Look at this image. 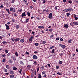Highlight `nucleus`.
<instances>
[{
    "label": "nucleus",
    "mask_w": 78,
    "mask_h": 78,
    "mask_svg": "<svg viewBox=\"0 0 78 78\" xmlns=\"http://www.w3.org/2000/svg\"><path fill=\"white\" fill-rule=\"evenodd\" d=\"M54 47V46H52L50 48V49H52V48H53Z\"/></svg>",
    "instance_id": "53"
},
{
    "label": "nucleus",
    "mask_w": 78,
    "mask_h": 78,
    "mask_svg": "<svg viewBox=\"0 0 78 78\" xmlns=\"http://www.w3.org/2000/svg\"><path fill=\"white\" fill-rule=\"evenodd\" d=\"M22 70L21 69H20L19 73H20V74H22Z\"/></svg>",
    "instance_id": "20"
},
{
    "label": "nucleus",
    "mask_w": 78,
    "mask_h": 78,
    "mask_svg": "<svg viewBox=\"0 0 78 78\" xmlns=\"http://www.w3.org/2000/svg\"><path fill=\"white\" fill-rule=\"evenodd\" d=\"M34 38V37L31 36L30 38L32 40H33V39Z\"/></svg>",
    "instance_id": "51"
},
{
    "label": "nucleus",
    "mask_w": 78,
    "mask_h": 78,
    "mask_svg": "<svg viewBox=\"0 0 78 78\" xmlns=\"http://www.w3.org/2000/svg\"><path fill=\"white\" fill-rule=\"evenodd\" d=\"M14 17H17V14H16V13H15L14 14Z\"/></svg>",
    "instance_id": "41"
},
{
    "label": "nucleus",
    "mask_w": 78,
    "mask_h": 78,
    "mask_svg": "<svg viewBox=\"0 0 78 78\" xmlns=\"http://www.w3.org/2000/svg\"><path fill=\"white\" fill-rule=\"evenodd\" d=\"M59 7L58 6H57L55 7V9H56V10H59Z\"/></svg>",
    "instance_id": "13"
},
{
    "label": "nucleus",
    "mask_w": 78,
    "mask_h": 78,
    "mask_svg": "<svg viewBox=\"0 0 78 78\" xmlns=\"http://www.w3.org/2000/svg\"><path fill=\"white\" fill-rule=\"evenodd\" d=\"M32 33L33 34V35H34V32L32 31Z\"/></svg>",
    "instance_id": "62"
},
{
    "label": "nucleus",
    "mask_w": 78,
    "mask_h": 78,
    "mask_svg": "<svg viewBox=\"0 0 78 78\" xmlns=\"http://www.w3.org/2000/svg\"><path fill=\"white\" fill-rule=\"evenodd\" d=\"M7 19H9V17L7 16L6 17Z\"/></svg>",
    "instance_id": "63"
},
{
    "label": "nucleus",
    "mask_w": 78,
    "mask_h": 78,
    "mask_svg": "<svg viewBox=\"0 0 78 78\" xmlns=\"http://www.w3.org/2000/svg\"><path fill=\"white\" fill-rule=\"evenodd\" d=\"M70 25L72 26L73 25V24L72 23H71L70 24Z\"/></svg>",
    "instance_id": "49"
},
{
    "label": "nucleus",
    "mask_w": 78,
    "mask_h": 78,
    "mask_svg": "<svg viewBox=\"0 0 78 78\" xmlns=\"http://www.w3.org/2000/svg\"><path fill=\"white\" fill-rule=\"evenodd\" d=\"M62 62H63L62 61H60L58 62V63L59 64H62Z\"/></svg>",
    "instance_id": "23"
},
{
    "label": "nucleus",
    "mask_w": 78,
    "mask_h": 78,
    "mask_svg": "<svg viewBox=\"0 0 78 78\" xmlns=\"http://www.w3.org/2000/svg\"><path fill=\"white\" fill-rule=\"evenodd\" d=\"M31 41H32V40L30 38L29 39V42H31Z\"/></svg>",
    "instance_id": "55"
},
{
    "label": "nucleus",
    "mask_w": 78,
    "mask_h": 78,
    "mask_svg": "<svg viewBox=\"0 0 78 78\" xmlns=\"http://www.w3.org/2000/svg\"><path fill=\"white\" fill-rule=\"evenodd\" d=\"M37 58V56L36 55H34L33 57V59H36Z\"/></svg>",
    "instance_id": "9"
},
{
    "label": "nucleus",
    "mask_w": 78,
    "mask_h": 78,
    "mask_svg": "<svg viewBox=\"0 0 78 78\" xmlns=\"http://www.w3.org/2000/svg\"><path fill=\"white\" fill-rule=\"evenodd\" d=\"M13 59L14 60V61H16V58H15V57H13Z\"/></svg>",
    "instance_id": "59"
},
{
    "label": "nucleus",
    "mask_w": 78,
    "mask_h": 78,
    "mask_svg": "<svg viewBox=\"0 0 78 78\" xmlns=\"http://www.w3.org/2000/svg\"><path fill=\"white\" fill-rule=\"evenodd\" d=\"M15 1H16V0H12V3H14V2H15Z\"/></svg>",
    "instance_id": "43"
},
{
    "label": "nucleus",
    "mask_w": 78,
    "mask_h": 78,
    "mask_svg": "<svg viewBox=\"0 0 78 78\" xmlns=\"http://www.w3.org/2000/svg\"><path fill=\"white\" fill-rule=\"evenodd\" d=\"M6 67L7 69H9V66L8 65H6Z\"/></svg>",
    "instance_id": "29"
},
{
    "label": "nucleus",
    "mask_w": 78,
    "mask_h": 78,
    "mask_svg": "<svg viewBox=\"0 0 78 78\" xmlns=\"http://www.w3.org/2000/svg\"><path fill=\"white\" fill-rule=\"evenodd\" d=\"M12 22H15V19H12Z\"/></svg>",
    "instance_id": "50"
},
{
    "label": "nucleus",
    "mask_w": 78,
    "mask_h": 78,
    "mask_svg": "<svg viewBox=\"0 0 78 78\" xmlns=\"http://www.w3.org/2000/svg\"><path fill=\"white\" fill-rule=\"evenodd\" d=\"M73 24L74 25H78V23L76 22H73Z\"/></svg>",
    "instance_id": "8"
},
{
    "label": "nucleus",
    "mask_w": 78,
    "mask_h": 78,
    "mask_svg": "<svg viewBox=\"0 0 78 78\" xmlns=\"http://www.w3.org/2000/svg\"><path fill=\"white\" fill-rule=\"evenodd\" d=\"M41 0L42 2V1L43 2L42 3H43V4H44V3H45V2H46V1H45V0Z\"/></svg>",
    "instance_id": "18"
},
{
    "label": "nucleus",
    "mask_w": 78,
    "mask_h": 78,
    "mask_svg": "<svg viewBox=\"0 0 78 78\" xmlns=\"http://www.w3.org/2000/svg\"><path fill=\"white\" fill-rule=\"evenodd\" d=\"M60 40L61 41H63V39L62 38H60Z\"/></svg>",
    "instance_id": "64"
},
{
    "label": "nucleus",
    "mask_w": 78,
    "mask_h": 78,
    "mask_svg": "<svg viewBox=\"0 0 78 78\" xmlns=\"http://www.w3.org/2000/svg\"><path fill=\"white\" fill-rule=\"evenodd\" d=\"M27 67H28V68H31V66L29 65L27 66Z\"/></svg>",
    "instance_id": "38"
},
{
    "label": "nucleus",
    "mask_w": 78,
    "mask_h": 78,
    "mask_svg": "<svg viewBox=\"0 0 78 78\" xmlns=\"http://www.w3.org/2000/svg\"><path fill=\"white\" fill-rule=\"evenodd\" d=\"M59 37H57L56 38V40H57V41H58V40H59Z\"/></svg>",
    "instance_id": "47"
},
{
    "label": "nucleus",
    "mask_w": 78,
    "mask_h": 78,
    "mask_svg": "<svg viewBox=\"0 0 78 78\" xmlns=\"http://www.w3.org/2000/svg\"><path fill=\"white\" fill-rule=\"evenodd\" d=\"M14 77V75H12L10 76V78H13Z\"/></svg>",
    "instance_id": "22"
},
{
    "label": "nucleus",
    "mask_w": 78,
    "mask_h": 78,
    "mask_svg": "<svg viewBox=\"0 0 78 78\" xmlns=\"http://www.w3.org/2000/svg\"><path fill=\"white\" fill-rule=\"evenodd\" d=\"M24 1L25 3H27V0H23Z\"/></svg>",
    "instance_id": "54"
},
{
    "label": "nucleus",
    "mask_w": 78,
    "mask_h": 78,
    "mask_svg": "<svg viewBox=\"0 0 78 78\" xmlns=\"http://www.w3.org/2000/svg\"><path fill=\"white\" fill-rule=\"evenodd\" d=\"M9 73L11 75H13L14 74V71L10 69V70Z\"/></svg>",
    "instance_id": "6"
},
{
    "label": "nucleus",
    "mask_w": 78,
    "mask_h": 78,
    "mask_svg": "<svg viewBox=\"0 0 78 78\" xmlns=\"http://www.w3.org/2000/svg\"><path fill=\"white\" fill-rule=\"evenodd\" d=\"M2 43L3 44H8V42L6 41H3L2 42Z\"/></svg>",
    "instance_id": "19"
},
{
    "label": "nucleus",
    "mask_w": 78,
    "mask_h": 78,
    "mask_svg": "<svg viewBox=\"0 0 78 78\" xmlns=\"http://www.w3.org/2000/svg\"><path fill=\"white\" fill-rule=\"evenodd\" d=\"M20 63L21 64H22L23 66L24 65V63H23V62L22 61H20Z\"/></svg>",
    "instance_id": "27"
},
{
    "label": "nucleus",
    "mask_w": 78,
    "mask_h": 78,
    "mask_svg": "<svg viewBox=\"0 0 78 78\" xmlns=\"http://www.w3.org/2000/svg\"><path fill=\"white\" fill-rule=\"evenodd\" d=\"M34 74H33V73L32 72V74L31 75V77H32V78H33V77L34 76Z\"/></svg>",
    "instance_id": "25"
},
{
    "label": "nucleus",
    "mask_w": 78,
    "mask_h": 78,
    "mask_svg": "<svg viewBox=\"0 0 78 78\" xmlns=\"http://www.w3.org/2000/svg\"><path fill=\"white\" fill-rule=\"evenodd\" d=\"M5 51L6 53H8V50L5 49Z\"/></svg>",
    "instance_id": "37"
},
{
    "label": "nucleus",
    "mask_w": 78,
    "mask_h": 78,
    "mask_svg": "<svg viewBox=\"0 0 78 78\" xmlns=\"http://www.w3.org/2000/svg\"><path fill=\"white\" fill-rule=\"evenodd\" d=\"M20 38H17L14 39L15 42H17V41H20Z\"/></svg>",
    "instance_id": "5"
},
{
    "label": "nucleus",
    "mask_w": 78,
    "mask_h": 78,
    "mask_svg": "<svg viewBox=\"0 0 78 78\" xmlns=\"http://www.w3.org/2000/svg\"><path fill=\"white\" fill-rule=\"evenodd\" d=\"M5 25L6 27V30H9V26H8L7 24H5Z\"/></svg>",
    "instance_id": "7"
},
{
    "label": "nucleus",
    "mask_w": 78,
    "mask_h": 78,
    "mask_svg": "<svg viewBox=\"0 0 78 78\" xmlns=\"http://www.w3.org/2000/svg\"><path fill=\"white\" fill-rule=\"evenodd\" d=\"M54 36V35L53 34H52L50 36V38H52V37H53Z\"/></svg>",
    "instance_id": "40"
},
{
    "label": "nucleus",
    "mask_w": 78,
    "mask_h": 78,
    "mask_svg": "<svg viewBox=\"0 0 78 78\" xmlns=\"http://www.w3.org/2000/svg\"><path fill=\"white\" fill-rule=\"evenodd\" d=\"M68 42L69 43H71V42H72V40H69V41H68Z\"/></svg>",
    "instance_id": "42"
},
{
    "label": "nucleus",
    "mask_w": 78,
    "mask_h": 78,
    "mask_svg": "<svg viewBox=\"0 0 78 78\" xmlns=\"http://www.w3.org/2000/svg\"><path fill=\"white\" fill-rule=\"evenodd\" d=\"M6 11H7V12H8L9 15L10 14V11H9V9H6Z\"/></svg>",
    "instance_id": "12"
},
{
    "label": "nucleus",
    "mask_w": 78,
    "mask_h": 78,
    "mask_svg": "<svg viewBox=\"0 0 78 78\" xmlns=\"http://www.w3.org/2000/svg\"><path fill=\"white\" fill-rule=\"evenodd\" d=\"M26 16V14H25V12H24L21 15V17H25Z\"/></svg>",
    "instance_id": "10"
},
{
    "label": "nucleus",
    "mask_w": 78,
    "mask_h": 78,
    "mask_svg": "<svg viewBox=\"0 0 78 78\" xmlns=\"http://www.w3.org/2000/svg\"><path fill=\"white\" fill-rule=\"evenodd\" d=\"M24 40H23V39H22L20 40V42L22 43H23V42H24Z\"/></svg>",
    "instance_id": "24"
},
{
    "label": "nucleus",
    "mask_w": 78,
    "mask_h": 78,
    "mask_svg": "<svg viewBox=\"0 0 78 78\" xmlns=\"http://www.w3.org/2000/svg\"><path fill=\"white\" fill-rule=\"evenodd\" d=\"M45 73V71H44L42 72V75H44Z\"/></svg>",
    "instance_id": "39"
},
{
    "label": "nucleus",
    "mask_w": 78,
    "mask_h": 78,
    "mask_svg": "<svg viewBox=\"0 0 78 78\" xmlns=\"http://www.w3.org/2000/svg\"><path fill=\"white\" fill-rule=\"evenodd\" d=\"M20 27V26H19L18 25H17L16 26V29H19V28Z\"/></svg>",
    "instance_id": "17"
},
{
    "label": "nucleus",
    "mask_w": 78,
    "mask_h": 78,
    "mask_svg": "<svg viewBox=\"0 0 78 78\" xmlns=\"http://www.w3.org/2000/svg\"><path fill=\"white\" fill-rule=\"evenodd\" d=\"M4 71L5 72H7V69H4Z\"/></svg>",
    "instance_id": "36"
},
{
    "label": "nucleus",
    "mask_w": 78,
    "mask_h": 78,
    "mask_svg": "<svg viewBox=\"0 0 78 78\" xmlns=\"http://www.w3.org/2000/svg\"><path fill=\"white\" fill-rule=\"evenodd\" d=\"M75 20H77L78 19V17H76L75 18Z\"/></svg>",
    "instance_id": "56"
},
{
    "label": "nucleus",
    "mask_w": 78,
    "mask_h": 78,
    "mask_svg": "<svg viewBox=\"0 0 78 78\" xmlns=\"http://www.w3.org/2000/svg\"><path fill=\"white\" fill-rule=\"evenodd\" d=\"M34 38V37L31 36L30 38L32 40H33V39Z\"/></svg>",
    "instance_id": "52"
},
{
    "label": "nucleus",
    "mask_w": 78,
    "mask_h": 78,
    "mask_svg": "<svg viewBox=\"0 0 78 78\" xmlns=\"http://www.w3.org/2000/svg\"><path fill=\"white\" fill-rule=\"evenodd\" d=\"M58 75H62V74L60 73L59 72L57 73Z\"/></svg>",
    "instance_id": "45"
},
{
    "label": "nucleus",
    "mask_w": 78,
    "mask_h": 78,
    "mask_svg": "<svg viewBox=\"0 0 78 78\" xmlns=\"http://www.w3.org/2000/svg\"><path fill=\"white\" fill-rule=\"evenodd\" d=\"M15 55H16V56H18V55H19V54H18V53H17V52H16Z\"/></svg>",
    "instance_id": "28"
},
{
    "label": "nucleus",
    "mask_w": 78,
    "mask_h": 78,
    "mask_svg": "<svg viewBox=\"0 0 78 78\" xmlns=\"http://www.w3.org/2000/svg\"><path fill=\"white\" fill-rule=\"evenodd\" d=\"M11 40H12V42L14 41V38H11Z\"/></svg>",
    "instance_id": "60"
},
{
    "label": "nucleus",
    "mask_w": 78,
    "mask_h": 78,
    "mask_svg": "<svg viewBox=\"0 0 78 78\" xmlns=\"http://www.w3.org/2000/svg\"><path fill=\"white\" fill-rule=\"evenodd\" d=\"M10 10L11 12H14L16 11V9H14L12 7L10 8Z\"/></svg>",
    "instance_id": "2"
},
{
    "label": "nucleus",
    "mask_w": 78,
    "mask_h": 78,
    "mask_svg": "<svg viewBox=\"0 0 78 78\" xmlns=\"http://www.w3.org/2000/svg\"><path fill=\"white\" fill-rule=\"evenodd\" d=\"M11 55V54L10 53H9L7 54V56H10V55Z\"/></svg>",
    "instance_id": "46"
},
{
    "label": "nucleus",
    "mask_w": 78,
    "mask_h": 78,
    "mask_svg": "<svg viewBox=\"0 0 78 78\" xmlns=\"http://www.w3.org/2000/svg\"><path fill=\"white\" fill-rule=\"evenodd\" d=\"M51 74L52 75H55V73L54 72H53L51 73Z\"/></svg>",
    "instance_id": "34"
},
{
    "label": "nucleus",
    "mask_w": 78,
    "mask_h": 78,
    "mask_svg": "<svg viewBox=\"0 0 78 78\" xmlns=\"http://www.w3.org/2000/svg\"><path fill=\"white\" fill-rule=\"evenodd\" d=\"M46 43V41H43L42 42V43L43 44H45Z\"/></svg>",
    "instance_id": "33"
},
{
    "label": "nucleus",
    "mask_w": 78,
    "mask_h": 78,
    "mask_svg": "<svg viewBox=\"0 0 78 78\" xmlns=\"http://www.w3.org/2000/svg\"><path fill=\"white\" fill-rule=\"evenodd\" d=\"M26 55H29V53L27 51L26 53Z\"/></svg>",
    "instance_id": "57"
},
{
    "label": "nucleus",
    "mask_w": 78,
    "mask_h": 78,
    "mask_svg": "<svg viewBox=\"0 0 78 78\" xmlns=\"http://www.w3.org/2000/svg\"><path fill=\"white\" fill-rule=\"evenodd\" d=\"M55 53V49H53L51 51V53H52V54H53V53Z\"/></svg>",
    "instance_id": "16"
},
{
    "label": "nucleus",
    "mask_w": 78,
    "mask_h": 78,
    "mask_svg": "<svg viewBox=\"0 0 78 78\" xmlns=\"http://www.w3.org/2000/svg\"><path fill=\"white\" fill-rule=\"evenodd\" d=\"M28 20H29L28 19H26V23H28Z\"/></svg>",
    "instance_id": "35"
},
{
    "label": "nucleus",
    "mask_w": 78,
    "mask_h": 78,
    "mask_svg": "<svg viewBox=\"0 0 78 78\" xmlns=\"http://www.w3.org/2000/svg\"><path fill=\"white\" fill-rule=\"evenodd\" d=\"M48 17L49 19H51L52 18V13L51 12L49 14Z\"/></svg>",
    "instance_id": "3"
},
{
    "label": "nucleus",
    "mask_w": 78,
    "mask_h": 78,
    "mask_svg": "<svg viewBox=\"0 0 78 78\" xmlns=\"http://www.w3.org/2000/svg\"><path fill=\"white\" fill-rule=\"evenodd\" d=\"M38 78H42V76H41V75L39 73L38 75Z\"/></svg>",
    "instance_id": "15"
},
{
    "label": "nucleus",
    "mask_w": 78,
    "mask_h": 78,
    "mask_svg": "<svg viewBox=\"0 0 78 78\" xmlns=\"http://www.w3.org/2000/svg\"><path fill=\"white\" fill-rule=\"evenodd\" d=\"M64 27L65 28H69V25H68V24H65L64 25Z\"/></svg>",
    "instance_id": "11"
},
{
    "label": "nucleus",
    "mask_w": 78,
    "mask_h": 78,
    "mask_svg": "<svg viewBox=\"0 0 78 78\" xmlns=\"http://www.w3.org/2000/svg\"><path fill=\"white\" fill-rule=\"evenodd\" d=\"M0 8H2V9H3V5H1L0 6Z\"/></svg>",
    "instance_id": "48"
},
{
    "label": "nucleus",
    "mask_w": 78,
    "mask_h": 78,
    "mask_svg": "<svg viewBox=\"0 0 78 78\" xmlns=\"http://www.w3.org/2000/svg\"><path fill=\"white\" fill-rule=\"evenodd\" d=\"M27 15L28 17H30V13L28 11L27 12Z\"/></svg>",
    "instance_id": "21"
},
{
    "label": "nucleus",
    "mask_w": 78,
    "mask_h": 78,
    "mask_svg": "<svg viewBox=\"0 0 78 78\" xmlns=\"http://www.w3.org/2000/svg\"><path fill=\"white\" fill-rule=\"evenodd\" d=\"M9 73H5V75H9Z\"/></svg>",
    "instance_id": "58"
},
{
    "label": "nucleus",
    "mask_w": 78,
    "mask_h": 78,
    "mask_svg": "<svg viewBox=\"0 0 78 78\" xmlns=\"http://www.w3.org/2000/svg\"><path fill=\"white\" fill-rule=\"evenodd\" d=\"M68 2L69 3H70V4H71L72 3V2L71 1V0H69Z\"/></svg>",
    "instance_id": "31"
},
{
    "label": "nucleus",
    "mask_w": 78,
    "mask_h": 78,
    "mask_svg": "<svg viewBox=\"0 0 78 78\" xmlns=\"http://www.w3.org/2000/svg\"><path fill=\"white\" fill-rule=\"evenodd\" d=\"M59 46H60V47H62V48H66V46H65V45H62L61 44H59Z\"/></svg>",
    "instance_id": "4"
},
{
    "label": "nucleus",
    "mask_w": 78,
    "mask_h": 78,
    "mask_svg": "<svg viewBox=\"0 0 78 78\" xmlns=\"http://www.w3.org/2000/svg\"><path fill=\"white\" fill-rule=\"evenodd\" d=\"M76 15L75 14H74V18H75V17H76Z\"/></svg>",
    "instance_id": "61"
},
{
    "label": "nucleus",
    "mask_w": 78,
    "mask_h": 78,
    "mask_svg": "<svg viewBox=\"0 0 78 78\" xmlns=\"http://www.w3.org/2000/svg\"><path fill=\"white\" fill-rule=\"evenodd\" d=\"M37 64V61H35L34 62V65H35V66H36Z\"/></svg>",
    "instance_id": "14"
},
{
    "label": "nucleus",
    "mask_w": 78,
    "mask_h": 78,
    "mask_svg": "<svg viewBox=\"0 0 78 78\" xmlns=\"http://www.w3.org/2000/svg\"><path fill=\"white\" fill-rule=\"evenodd\" d=\"M18 11H19V12H22V9H21L19 10H18Z\"/></svg>",
    "instance_id": "32"
},
{
    "label": "nucleus",
    "mask_w": 78,
    "mask_h": 78,
    "mask_svg": "<svg viewBox=\"0 0 78 78\" xmlns=\"http://www.w3.org/2000/svg\"><path fill=\"white\" fill-rule=\"evenodd\" d=\"M49 31L50 32H52L53 31V29H49Z\"/></svg>",
    "instance_id": "44"
},
{
    "label": "nucleus",
    "mask_w": 78,
    "mask_h": 78,
    "mask_svg": "<svg viewBox=\"0 0 78 78\" xmlns=\"http://www.w3.org/2000/svg\"><path fill=\"white\" fill-rule=\"evenodd\" d=\"M70 13H66V16L67 17H69V16H70Z\"/></svg>",
    "instance_id": "26"
},
{
    "label": "nucleus",
    "mask_w": 78,
    "mask_h": 78,
    "mask_svg": "<svg viewBox=\"0 0 78 78\" xmlns=\"http://www.w3.org/2000/svg\"><path fill=\"white\" fill-rule=\"evenodd\" d=\"M35 45L36 46H39V44H38V43H36L35 44Z\"/></svg>",
    "instance_id": "30"
},
{
    "label": "nucleus",
    "mask_w": 78,
    "mask_h": 78,
    "mask_svg": "<svg viewBox=\"0 0 78 78\" xmlns=\"http://www.w3.org/2000/svg\"><path fill=\"white\" fill-rule=\"evenodd\" d=\"M72 10H73V9H72L71 8H70L68 9H64V10H63V11H64L65 12H68V11L71 12V11H72Z\"/></svg>",
    "instance_id": "1"
}]
</instances>
